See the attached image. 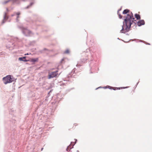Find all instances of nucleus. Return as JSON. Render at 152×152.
Segmentation results:
<instances>
[{
	"mask_svg": "<svg viewBox=\"0 0 152 152\" xmlns=\"http://www.w3.org/2000/svg\"><path fill=\"white\" fill-rule=\"evenodd\" d=\"M127 13L128 14L126 15V19L127 18L128 16L129 15L130 16V18H129V20H134V18L133 16V14L132 12H130L129 10L128 9H126L124 10L123 12V14H126Z\"/></svg>",
	"mask_w": 152,
	"mask_h": 152,
	"instance_id": "f03ea898",
	"label": "nucleus"
},
{
	"mask_svg": "<svg viewBox=\"0 0 152 152\" xmlns=\"http://www.w3.org/2000/svg\"><path fill=\"white\" fill-rule=\"evenodd\" d=\"M26 57L24 56L23 57L19 58L18 59L20 61H27V60H26Z\"/></svg>",
	"mask_w": 152,
	"mask_h": 152,
	"instance_id": "0eeeda50",
	"label": "nucleus"
},
{
	"mask_svg": "<svg viewBox=\"0 0 152 152\" xmlns=\"http://www.w3.org/2000/svg\"><path fill=\"white\" fill-rule=\"evenodd\" d=\"M28 53L26 54V55H28Z\"/></svg>",
	"mask_w": 152,
	"mask_h": 152,
	"instance_id": "6ab92c4d",
	"label": "nucleus"
},
{
	"mask_svg": "<svg viewBox=\"0 0 152 152\" xmlns=\"http://www.w3.org/2000/svg\"><path fill=\"white\" fill-rule=\"evenodd\" d=\"M4 83L5 84H7L8 83H11L12 82L13 80L10 75H7L3 79Z\"/></svg>",
	"mask_w": 152,
	"mask_h": 152,
	"instance_id": "7ed1b4c3",
	"label": "nucleus"
},
{
	"mask_svg": "<svg viewBox=\"0 0 152 152\" xmlns=\"http://www.w3.org/2000/svg\"><path fill=\"white\" fill-rule=\"evenodd\" d=\"M118 15H119V18L121 19L122 18V15H121L120 14H118Z\"/></svg>",
	"mask_w": 152,
	"mask_h": 152,
	"instance_id": "ddd939ff",
	"label": "nucleus"
},
{
	"mask_svg": "<svg viewBox=\"0 0 152 152\" xmlns=\"http://www.w3.org/2000/svg\"><path fill=\"white\" fill-rule=\"evenodd\" d=\"M22 30L23 33L26 36H29L31 33V32L26 28H23Z\"/></svg>",
	"mask_w": 152,
	"mask_h": 152,
	"instance_id": "39448f33",
	"label": "nucleus"
},
{
	"mask_svg": "<svg viewBox=\"0 0 152 152\" xmlns=\"http://www.w3.org/2000/svg\"><path fill=\"white\" fill-rule=\"evenodd\" d=\"M135 17L137 18V20L140 19V17L139 15L136 14L135 15Z\"/></svg>",
	"mask_w": 152,
	"mask_h": 152,
	"instance_id": "9d476101",
	"label": "nucleus"
},
{
	"mask_svg": "<svg viewBox=\"0 0 152 152\" xmlns=\"http://www.w3.org/2000/svg\"><path fill=\"white\" fill-rule=\"evenodd\" d=\"M69 53V50H66L64 52L65 53Z\"/></svg>",
	"mask_w": 152,
	"mask_h": 152,
	"instance_id": "f8f14e48",
	"label": "nucleus"
},
{
	"mask_svg": "<svg viewBox=\"0 0 152 152\" xmlns=\"http://www.w3.org/2000/svg\"><path fill=\"white\" fill-rule=\"evenodd\" d=\"M19 18V16H17V20H18V18Z\"/></svg>",
	"mask_w": 152,
	"mask_h": 152,
	"instance_id": "2eb2a0df",
	"label": "nucleus"
},
{
	"mask_svg": "<svg viewBox=\"0 0 152 152\" xmlns=\"http://www.w3.org/2000/svg\"><path fill=\"white\" fill-rule=\"evenodd\" d=\"M68 147L67 148L66 150L68 151Z\"/></svg>",
	"mask_w": 152,
	"mask_h": 152,
	"instance_id": "a211bd4d",
	"label": "nucleus"
},
{
	"mask_svg": "<svg viewBox=\"0 0 152 152\" xmlns=\"http://www.w3.org/2000/svg\"><path fill=\"white\" fill-rule=\"evenodd\" d=\"M128 16L127 19H124L123 25L122 26V29L120 31V32L121 33H125L128 32L132 25H133L134 26L136 25L134 20H129V18H130V16L129 15Z\"/></svg>",
	"mask_w": 152,
	"mask_h": 152,
	"instance_id": "f257e3e1",
	"label": "nucleus"
},
{
	"mask_svg": "<svg viewBox=\"0 0 152 152\" xmlns=\"http://www.w3.org/2000/svg\"><path fill=\"white\" fill-rule=\"evenodd\" d=\"M4 19H6V20H7V17L6 16V15H4Z\"/></svg>",
	"mask_w": 152,
	"mask_h": 152,
	"instance_id": "4468645a",
	"label": "nucleus"
},
{
	"mask_svg": "<svg viewBox=\"0 0 152 152\" xmlns=\"http://www.w3.org/2000/svg\"><path fill=\"white\" fill-rule=\"evenodd\" d=\"M145 24V22L143 20H141L138 21L137 23V25L138 26H140L141 25Z\"/></svg>",
	"mask_w": 152,
	"mask_h": 152,
	"instance_id": "423d86ee",
	"label": "nucleus"
},
{
	"mask_svg": "<svg viewBox=\"0 0 152 152\" xmlns=\"http://www.w3.org/2000/svg\"><path fill=\"white\" fill-rule=\"evenodd\" d=\"M58 71H56L55 72H52L51 73H49L48 75V78L50 79L51 78H53L56 76L57 75Z\"/></svg>",
	"mask_w": 152,
	"mask_h": 152,
	"instance_id": "20e7f679",
	"label": "nucleus"
},
{
	"mask_svg": "<svg viewBox=\"0 0 152 152\" xmlns=\"http://www.w3.org/2000/svg\"><path fill=\"white\" fill-rule=\"evenodd\" d=\"M116 89H119V88H115V89H114V90H116Z\"/></svg>",
	"mask_w": 152,
	"mask_h": 152,
	"instance_id": "dca6fc26",
	"label": "nucleus"
},
{
	"mask_svg": "<svg viewBox=\"0 0 152 152\" xmlns=\"http://www.w3.org/2000/svg\"><path fill=\"white\" fill-rule=\"evenodd\" d=\"M15 15H16L17 16H19L20 14V13L19 12L14 13Z\"/></svg>",
	"mask_w": 152,
	"mask_h": 152,
	"instance_id": "9b49d317",
	"label": "nucleus"
},
{
	"mask_svg": "<svg viewBox=\"0 0 152 152\" xmlns=\"http://www.w3.org/2000/svg\"><path fill=\"white\" fill-rule=\"evenodd\" d=\"M15 1L16 0H5L3 2V4H6L10 1Z\"/></svg>",
	"mask_w": 152,
	"mask_h": 152,
	"instance_id": "6e6552de",
	"label": "nucleus"
},
{
	"mask_svg": "<svg viewBox=\"0 0 152 152\" xmlns=\"http://www.w3.org/2000/svg\"><path fill=\"white\" fill-rule=\"evenodd\" d=\"M38 58H31L30 60V61L31 62H36L38 61Z\"/></svg>",
	"mask_w": 152,
	"mask_h": 152,
	"instance_id": "1a4fd4ad",
	"label": "nucleus"
},
{
	"mask_svg": "<svg viewBox=\"0 0 152 152\" xmlns=\"http://www.w3.org/2000/svg\"><path fill=\"white\" fill-rule=\"evenodd\" d=\"M74 125L75 126H76V124H74Z\"/></svg>",
	"mask_w": 152,
	"mask_h": 152,
	"instance_id": "f3484780",
	"label": "nucleus"
}]
</instances>
